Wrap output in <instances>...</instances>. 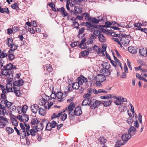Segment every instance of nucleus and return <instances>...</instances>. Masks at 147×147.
<instances>
[{
    "mask_svg": "<svg viewBox=\"0 0 147 147\" xmlns=\"http://www.w3.org/2000/svg\"><path fill=\"white\" fill-rule=\"evenodd\" d=\"M136 128L133 126H131L128 129V133H126L123 134L121 136V139L123 141L124 143L127 142L131 137L130 133L132 131H136Z\"/></svg>",
    "mask_w": 147,
    "mask_h": 147,
    "instance_id": "1",
    "label": "nucleus"
},
{
    "mask_svg": "<svg viewBox=\"0 0 147 147\" xmlns=\"http://www.w3.org/2000/svg\"><path fill=\"white\" fill-rule=\"evenodd\" d=\"M92 101V102L90 107V109H94L98 108L102 104V101L95 99H93Z\"/></svg>",
    "mask_w": 147,
    "mask_h": 147,
    "instance_id": "2",
    "label": "nucleus"
},
{
    "mask_svg": "<svg viewBox=\"0 0 147 147\" xmlns=\"http://www.w3.org/2000/svg\"><path fill=\"white\" fill-rule=\"evenodd\" d=\"M63 94V93L61 92H58L53 97H52V94L50 95V97L51 99H55L57 98L59 99L58 101L61 102L65 99L64 97H62Z\"/></svg>",
    "mask_w": 147,
    "mask_h": 147,
    "instance_id": "3",
    "label": "nucleus"
},
{
    "mask_svg": "<svg viewBox=\"0 0 147 147\" xmlns=\"http://www.w3.org/2000/svg\"><path fill=\"white\" fill-rule=\"evenodd\" d=\"M6 100H2L0 103V109H1V113H4V112H5L6 114H8V113L6 110L5 104H6Z\"/></svg>",
    "mask_w": 147,
    "mask_h": 147,
    "instance_id": "4",
    "label": "nucleus"
},
{
    "mask_svg": "<svg viewBox=\"0 0 147 147\" xmlns=\"http://www.w3.org/2000/svg\"><path fill=\"white\" fill-rule=\"evenodd\" d=\"M120 41L122 44L124 45L127 46L128 45L129 42V40L127 38L122 36H121Z\"/></svg>",
    "mask_w": 147,
    "mask_h": 147,
    "instance_id": "5",
    "label": "nucleus"
},
{
    "mask_svg": "<svg viewBox=\"0 0 147 147\" xmlns=\"http://www.w3.org/2000/svg\"><path fill=\"white\" fill-rule=\"evenodd\" d=\"M57 11H59L62 13L63 17H65L67 16L68 15V13L65 10V9L63 7H62L60 8H57Z\"/></svg>",
    "mask_w": 147,
    "mask_h": 147,
    "instance_id": "6",
    "label": "nucleus"
},
{
    "mask_svg": "<svg viewBox=\"0 0 147 147\" xmlns=\"http://www.w3.org/2000/svg\"><path fill=\"white\" fill-rule=\"evenodd\" d=\"M14 73V71L13 70H10L8 71L7 72H5L4 74V75L6 76V77L7 78V79H11L13 78V74Z\"/></svg>",
    "mask_w": 147,
    "mask_h": 147,
    "instance_id": "7",
    "label": "nucleus"
},
{
    "mask_svg": "<svg viewBox=\"0 0 147 147\" xmlns=\"http://www.w3.org/2000/svg\"><path fill=\"white\" fill-rule=\"evenodd\" d=\"M78 81L79 83L81 85H82L84 82H88V79L84 77L82 75H81L78 78Z\"/></svg>",
    "mask_w": 147,
    "mask_h": 147,
    "instance_id": "8",
    "label": "nucleus"
},
{
    "mask_svg": "<svg viewBox=\"0 0 147 147\" xmlns=\"http://www.w3.org/2000/svg\"><path fill=\"white\" fill-rule=\"evenodd\" d=\"M92 102V100L90 98H87L83 100L82 105L83 106L89 105L90 106Z\"/></svg>",
    "mask_w": 147,
    "mask_h": 147,
    "instance_id": "9",
    "label": "nucleus"
},
{
    "mask_svg": "<svg viewBox=\"0 0 147 147\" xmlns=\"http://www.w3.org/2000/svg\"><path fill=\"white\" fill-rule=\"evenodd\" d=\"M82 112L80 107H76L74 110V115L77 116H79L82 114Z\"/></svg>",
    "mask_w": 147,
    "mask_h": 147,
    "instance_id": "10",
    "label": "nucleus"
},
{
    "mask_svg": "<svg viewBox=\"0 0 147 147\" xmlns=\"http://www.w3.org/2000/svg\"><path fill=\"white\" fill-rule=\"evenodd\" d=\"M13 89L14 92L16 96L19 97L20 95V87L16 86V87H15L13 86Z\"/></svg>",
    "mask_w": 147,
    "mask_h": 147,
    "instance_id": "11",
    "label": "nucleus"
},
{
    "mask_svg": "<svg viewBox=\"0 0 147 147\" xmlns=\"http://www.w3.org/2000/svg\"><path fill=\"white\" fill-rule=\"evenodd\" d=\"M129 51L132 54H135L137 51L138 48L136 47H130L128 48Z\"/></svg>",
    "mask_w": 147,
    "mask_h": 147,
    "instance_id": "12",
    "label": "nucleus"
},
{
    "mask_svg": "<svg viewBox=\"0 0 147 147\" xmlns=\"http://www.w3.org/2000/svg\"><path fill=\"white\" fill-rule=\"evenodd\" d=\"M139 52L140 54L143 56L146 57L147 56V50L146 49L142 48L139 49Z\"/></svg>",
    "mask_w": 147,
    "mask_h": 147,
    "instance_id": "13",
    "label": "nucleus"
},
{
    "mask_svg": "<svg viewBox=\"0 0 147 147\" xmlns=\"http://www.w3.org/2000/svg\"><path fill=\"white\" fill-rule=\"evenodd\" d=\"M30 108H31V109L32 112L34 113H36L40 108L36 104L33 105Z\"/></svg>",
    "mask_w": 147,
    "mask_h": 147,
    "instance_id": "14",
    "label": "nucleus"
},
{
    "mask_svg": "<svg viewBox=\"0 0 147 147\" xmlns=\"http://www.w3.org/2000/svg\"><path fill=\"white\" fill-rule=\"evenodd\" d=\"M75 107V105L74 104L73 102H72L70 103L67 107L68 111H69L68 114H70L71 113Z\"/></svg>",
    "mask_w": 147,
    "mask_h": 147,
    "instance_id": "15",
    "label": "nucleus"
},
{
    "mask_svg": "<svg viewBox=\"0 0 147 147\" xmlns=\"http://www.w3.org/2000/svg\"><path fill=\"white\" fill-rule=\"evenodd\" d=\"M97 78L98 81L100 82H103L106 79L105 75L101 74H98Z\"/></svg>",
    "mask_w": 147,
    "mask_h": 147,
    "instance_id": "16",
    "label": "nucleus"
},
{
    "mask_svg": "<svg viewBox=\"0 0 147 147\" xmlns=\"http://www.w3.org/2000/svg\"><path fill=\"white\" fill-rule=\"evenodd\" d=\"M98 38L99 41L102 43L105 42L107 40L106 38L102 33L98 36Z\"/></svg>",
    "mask_w": 147,
    "mask_h": 147,
    "instance_id": "17",
    "label": "nucleus"
},
{
    "mask_svg": "<svg viewBox=\"0 0 147 147\" xmlns=\"http://www.w3.org/2000/svg\"><path fill=\"white\" fill-rule=\"evenodd\" d=\"M101 71L102 74H105V75L106 76H107L110 75L111 70H109V69H101Z\"/></svg>",
    "mask_w": 147,
    "mask_h": 147,
    "instance_id": "18",
    "label": "nucleus"
},
{
    "mask_svg": "<svg viewBox=\"0 0 147 147\" xmlns=\"http://www.w3.org/2000/svg\"><path fill=\"white\" fill-rule=\"evenodd\" d=\"M0 13H6L7 14L9 13L10 12L7 7L2 8L1 6H0Z\"/></svg>",
    "mask_w": 147,
    "mask_h": 147,
    "instance_id": "19",
    "label": "nucleus"
},
{
    "mask_svg": "<svg viewBox=\"0 0 147 147\" xmlns=\"http://www.w3.org/2000/svg\"><path fill=\"white\" fill-rule=\"evenodd\" d=\"M12 81H9V82L6 85V89L7 90V92H13V87L11 88L10 89V87L9 86L8 87V86L11 85V86L12 85V84L10 82H11Z\"/></svg>",
    "mask_w": 147,
    "mask_h": 147,
    "instance_id": "20",
    "label": "nucleus"
},
{
    "mask_svg": "<svg viewBox=\"0 0 147 147\" xmlns=\"http://www.w3.org/2000/svg\"><path fill=\"white\" fill-rule=\"evenodd\" d=\"M22 121L24 123L27 122L29 119L28 116L25 114H23L22 115Z\"/></svg>",
    "mask_w": 147,
    "mask_h": 147,
    "instance_id": "21",
    "label": "nucleus"
},
{
    "mask_svg": "<svg viewBox=\"0 0 147 147\" xmlns=\"http://www.w3.org/2000/svg\"><path fill=\"white\" fill-rule=\"evenodd\" d=\"M13 39L11 38H7L6 42V44L8 47H10L13 44Z\"/></svg>",
    "mask_w": 147,
    "mask_h": 147,
    "instance_id": "22",
    "label": "nucleus"
},
{
    "mask_svg": "<svg viewBox=\"0 0 147 147\" xmlns=\"http://www.w3.org/2000/svg\"><path fill=\"white\" fill-rule=\"evenodd\" d=\"M47 96L48 97V100H46L45 99L43 98L42 97V100H41V105H43L45 108H47V106L46 105V102H48L49 99V96Z\"/></svg>",
    "mask_w": 147,
    "mask_h": 147,
    "instance_id": "23",
    "label": "nucleus"
},
{
    "mask_svg": "<svg viewBox=\"0 0 147 147\" xmlns=\"http://www.w3.org/2000/svg\"><path fill=\"white\" fill-rule=\"evenodd\" d=\"M71 20L74 21V22H73L72 26H75L76 24L77 25V26H75L74 27V28H76L77 29L78 28L80 25L78 22H76V18H74V17H72L71 19Z\"/></svg>",
    "mask_w": 147,
    "mask_h": 147,
    "instance_id": "24",
    "label": "nucleus"
},
{
    "mask_svg": "<svg viewBox=\"0 0 147 147\" xmlns=\"http://www.w3.org/2000/svg\"><path fill=\"white\" fill-rule=\"evenodd\" d=\"M78 81L73 83L72 84V88L74 89H78L80 87V84Z\"/></svg>",
    "mask_w": 147,
    "mask_h": 147,
    "instance_id": "25",
    "label": "nucleus"
},
{
    "mask_svg": "<svg viewBox=\"0 0 147 147\" xmlns=\"http://www.w3.org/2000/svg\"><path fill=\"white\" fill-rule=\"evenodd\" d=\"M101 21L100 19H97L95 18L92 17L90 22L92 24H97Z\"/></svg>",
    "mask_w": 147,
    "mask_h": 147,
    "instance_id": "26",
    "label": "nucleus"
},
{
    "mask_svg": "<svg viewBox=\"0 0 147 147\" xmlns=\"http://www.w3.org/2000/svg\"><path fill=\"white\" fill-rule=\"evenodd\" d=\"M112 101L111 100H109L107 101H103L102 102V104L105 107H108L111 104Z\"/></svg>",
    "mask_w": 147,
    "mask_h": 147,
    "instance_id": "27",
    "label": "nucleus"
},
{
    "mask_svg": "<svg viewBox=\"0 0 147 147\" xmlns=\"http://www.w3.org/2000/svg\"><path fill=\"white\" fill-rule=\"evenodd\" d=\"M112 24V23L110 22L109 21H107L105 23V24L104 25H102V26L100 25L99 27H102V29L103 28L102 27H109Z\"/></svg>",
    "mask_w": 147,
    "mask_h": 147,
    "instance_id": "28",
    "label": "nucleus"
},
{
    "mask_svg": "<svg viewBox=\"0 0 147 147\" xmlns=\"http://www.w3.org/2000/svg\"><path fill=\"white\" fill-rule=\"evenodd\" d=\"M3 68L2 67L1 68V74H2L3 75H4V74L5 73V72H7L8 71V68L7 67V66L6 65L5 66H3Z\"/></svg>",
    "mask_w": 147,
    "mask_h": 147,
    "instance_id": "29",
    "label": "nucleus"
},
{
    "mask_svg": "<svg viewBox=\"0 0 147 147\" xmlns=\"http://www.w3.org/2000/svg\"><path fill=\"white\" fill-rule=\"evenodd\" d=\"M109 34H111L112 36L114 37H119V34H116L114 32V31L112 29L109 30Z\"/></svg>",
    "mask_w": 147,
    "mask_h": 147,
    "instance_id": "30",
    "label": "nucleus"
},
{
    "mask_svg": "<svg viewBox=\"0 0 147 147\" xmlns=\"http://www.w3.org/2000/svg\"><path fill=\"white\" fill-rule=\"evenodd\" d=\"M125 144L124 142H122L121 140H118L116 142L114 147H120L121 145H123Z\"/></svg>",
    "mask_w": 147,
    "mask_h": 147,
    "instance_id": "31",
    "label": "nucleus"
},
{
    "mask_svg": "<svg viewBox=\"0 0 147 147\" xmlns=\"http://www.w3.org/2000/svg\"><path fill=\"white\" fill-rule=\"evenodd\" d=\"M49 124V126L52 128H54L57 125V123L55 121H52L51 122H48Z\"/></svg>",
    "mask_w": 147,
    "mask_h": 147,
    "instance_id": "32",
    "label": "nucleus"
},
{
    "mask_svg": "<svg viewBox=\"0 0 147 147\" xmlns=\"http://www.w3.org/2000/svg\"><path fill=\"white\" fill-rule=\"evenodd\" d=\"M10 47V50H11V51H13L17 49L18 46V45L13 44Z\"/></svg>",
    "mask_w": 147,
    "mask_h": 147,
    "instance_id": "33",
    "label": "nucleus"
},
{
    "mask_svg": "<svg viewBox=\"0 0 147 147\" xmlns=\"http://www.w3.org/2000/svg\"><path fill=\"white\" fill-rule=\"evenodd\" d=\"M39 121L37 119V118H32L31 121V123L32 125H35L38 123Z\"/></svg>",
    "mask_w": 147,
    "mask_h": 147,
    "instance_id": "34",
    "label": "nucleus"
},
{
    "mask_svg": "<svg viewBox=\"0 0 147 147\" xmlns=\"http://www.w3.org/2000/svg\"><path fill=\"white\" fill-rule=\"evenodd\" d=\"M28 108V106L26 105H24L22 107V110L21 112L22 113H23L24 114H25L26 113V111Z\"/></svg>",
    "mask_w": 147,
    "mask_h": 147,
    "instance_id": "35",
    "label": "nucleus"
},
{
    "mask_svg": "<svg viewBox=\"0 0 147 147\" xmlns=\"http://www.w3.org/2000/svg\"><path fill=\"white\" fill-rule=\"evenodd\" d=\"M11 7L14 9H16V10L19 9V7L17 5L16 3H14L11 5Z\"/></svg>",
    "mask_w": 147,
    "mask_h": 147,
    "instance_id": "36",
    "label": "nucleus"
},
{
    "mask_svg": "<svg viewBox=\"0 0 147 147\" xmlns=\"http://www.w3.org/2000/svg\"><path fill=\"white\" fill-rule=\"evenodd\" d=\"M39 111V114L42 115H45V111L43 109L41 108H40Z\"/></svg>",
    "mask_w": 147,
    "mask_h": 147,
    "instance_id": "37",
    "label": "nucleus"
},
{
    "mask_svg": "<svg viewBox=\"0 0 147 147\" xmlns=\"http://www.w3.org/2000/svg\"><path fill=\"white\" fill-rule=\"evenodd\" d=\"M102 33V32L98 30H96L94 31L93 34L96 36H98Z\"/></svg>",
    "mask_w": 147,
    "mask_h": 147,
    "instance_id": "38",
    "label": "nucleus"
},
{
    "mask_svg": "<svg viewBox=\"0 0 147 147\" xmlns=\"http://www.w3.org/2000/svg\"><path fill=\"white\" fill-rule=\"evenodd\" d=\"M99 140L102 144H104L106 142L107 140L103 137H100L99 138Z\"/></svg>",
    "mask_w": 147,
    "mask_h": 147,
    "instance_id": "39",
    "label": "nucleus"
},
{
    "mask_svg": "<svg viewBox=\"0 0 147 147\" xmlns=\"http://www.w3.org/2000/svg\"><path fill=\"white\" fill-rule=\"evenodd\" d=\"M81 54L82 57H83L87 56L88 54V51H86L85 50L81 52Z\"/></svg>",
    "mask_w": 147,
    "mask_h": 147,
    "instance_id": "40",
    "label": "nucleus"
},
{
    "mask_svg": "<svg viewBox=\"0 0 147 147\" xmlns=\"http://www.w3.org/2000/svg\"><path fill=\"white\" fill-rule=\"evenodd\" d=\"M6 104H5V107H6L7 108L9 109L11 106H12V103L8 101L7 100H6Z\"/></svg>",
    "mask_w": 147,
    "mask_h": 147,
    "instance_id": "41",
    "label": "nucleus"
},
{
    "mask_svg": "<svg viewBox=\"0 0 147 147\" xmlns=\"http://www.w3.org/2000/svg\"><path fill=\"white\" fill-rule=\"evenodd\" d=\"M7 56L9 60L10 61L13 60L15 58V55L13 53L9 54Z\"/></svg>",
    "mask_w": 147,
    "mask_h": 147,
    "instance_id": "42",
    "label": "nucleus"
},
{
    "mask_svg": "<svg viewBox=\"0 0 147 147\" xmlns=\"http://www.w3.org/2000/svg\"><path fill=\"white\" fill-rule=\"evenodd\" d=\"M11 122L12 124L15 126H17L18 125V123L17 120L14 118H12L11 119Z\"/></svg>",
    "mask_w": 147,
    "mask_h": 147,
    "instance_id": "43",
    "label": "nucleus"
},
{
    "mask_svg": "<svg viewBox=\"0 0 147 147\" xmlns=\"http://www.w3.org/2000/svg\"><path fill=\"white\" fill-rule=\"evenodd\" d=\"M133 120L131 117H128L127 119V122L130 125H131V124L133 123Z\"/></svg>",
    "mask_w": 147,
    "mask_h": 147,
    "instance_id": "44",
    "label": "nucleus"
},
{
    "mask_svg": "<svg viewBox=\"0 0 147 147\" xmlns=\"http://www.w3.org/2000/svg\"><path fill=\"white\" fill-rule=\"evenodd\" d=\"M46 69L49 72H51L53 69L52 67L49 64H47L46 65Z\"/></svg>",
    "mask_w": 147,
    "mask_h": 147,
    "instance_id": "45",
    "label": "nucleus"
},
{
    "mask_svg": "<svg viewBox=\"0 0 147 147\" xmlns=\"http://www.w3.org/2000/svg\"><path fill=\"white\" fill-rule=\"evenodd\" d=\"M6 130L8 132V134H11L14 131V130L10 127H7Z\"/></svg>",
    "mask_w": 147,
    "mask_h": 147,
    "instance_id": "46",
    "label": "nucleus"
},
{
    "mask_svg": "<svg viewBox=\"0 0 147 147\" xmlns=\"http://www.w3.org/2000/svg\"><path fill=\"white\" fill-rule=\"evenodd\" d=\"M38 128V130H42L44 127L43 123L42 122L40 123V124H38L37 125Z\"/></svg>",
    "mask_w": 147,
    "mask_h": 147,
    "instance_id": "47",
    "label": "nucleus"
},
{
    "mask_svg": "<svg viewBox=\"0 0 147 147\" xmlns=\"http://www.w3.org/2000/svg\"><path fill=\"white\" fill-rule=\"evenodd\" d=\"M20 136L22 138H24L26 136V131L25 130H24L22 131V133H20Z\"/></svg>",
    "mask_w": 147,
    "mask_h": 147,
    "instance_id": "48",
    "label": "nucleus"
},
{
    "mask_svg": "<svg viewBox=\"0 0 147 147\" xmlns=\"http://www.w3.org/2000/svg\"><path fill=\"white\" fill-rule=\"evenodd\" d=\"M9 110L11 112L12 111H15L16 110V106L15 105H13L12 104V106L10 107Z\"/></svg>",
    "mask_w": 147,
    "mask_h": 147,
    "instance_id": "49",
    "label": "nucleus"
},
{
    "mask_svg": "<svg viewBox=\"0 0 147 147\" xmlns=\"http://www.w3.org/2000/svg\"><path fill=\"white\" fill-rule=\"evenodd\" d=\"M109 96H111V95H109V94H107V96H100V98L102 99H109Z\"/></svg>",
    "mask_w": 147,
    "mask_h": 147,
    "instance_id": "50",
    "label": "nucleus"
},
{
    "mask_svg": "<svg viewBox=\"0 0 147 147\" xmlns=\"http://www.w3.org/2000/svg\"><path fill=\"white\" fill-rule=\"evenodd\" d=\"M92 24L90 22H86L85 23V26H86L88 28H90L91 27Z\"/></svg>",
    "mask_w": 147,
    "mask_h": 147,
    "instance_id": "51",
    "label": "nucleus"
},
{
    "mask_svg": "<svg viewBox=\"0 0 147 147\" xmlns=\"http://www.w3.org/2000/svg\"><path fill=\"white\" fill-rule=\"evenodd\" d=\"M7 56V54L4 52V51H2V53L0 55V57H2L3 58Z\"/></svg>",
    "mask_w": 147,
    "mask_h": 147,
    "instance_id": "52",
    "label": "nucleus"
},
{
    "mask_svg": "<svg viewBox=\"0 0 147 147\" xmlns=\"http://www.w3.org/2000/svg\"><path fill=\"white\" fill-rule=\"evenodd\" d=\"M67 115L66 114L64 113L61 116V119L62 121H64L67 118Z\"/></svg>",
    "mask_w": 147,
    "mask_h": 147,
    "instance_id": "53",
    "label": "nucleus"
},
{
    "mask_svg": "<svg viewBox=\"0 0 147 147\" xmlns=\"http://www.w3.org/2000/svg\"><path fill=\"white\" fill-rule=\"evenodd\" d=\"M77 42L79 43V41H78L76 42H74L70 45V46L72 48L78 45Z\"/></svg>",
    "mask_w": 147,
    "mask_h": 147,
    "instance_id": "54",
    "label": "nucleus"
},
{
    "mask_svg": "<svg viewBox=\"0 0 147 147\" xmlns=\"http://www.w3.org/2000/svg\"><path fill=\"white\" fill-rule=\"evenodd\" d=\"M6 125L5 123L3 122L2 121H0V128H3Z\"/></svg>",
    "mask_w": 147,
    "mask_h": 147,
    "instance_id": "55",
    "label": "nucleus"
},
{
    "mask_svg": "<svg viewBox=\"0 0 147 147\" xmlns=\"http://www.w3.org/2000/svg\"><path fill=\"white\" fill-rule=\"evenodd\" d=\"M30 134L32 136H34L36 135V131H34L33 129H30Z\"/></svg>",
    "mask_w": 147,
    "mask_h": 147,
    "instance_id": "56",
    "label": "nucleus"
},
{
    "mask_svg": "<svg viewBox=\"0 0 147 147\" xmlns=\"http://www.w3.org/2000/svg\"><path fill=\"white\" fill-rule=\"evenodd\" d=\"M91 18L92 17L90 16V15L88 13L86 14L85 16V20H86L87 19L89 21H90L91 20Z\"/></svg>",
    "mask_w": 147,
    "mask_h": 147,
    "instance_id": "57",
    "label": "nucleus"
},
{
    "mask_svg": "<svg viewBox=\"0 0 147 147\" xmlns=\"http://www.w3.org/2000/svg\"><path fill=\"white\" fill-rule=\"evenodd\" d=\"M119 37H120L121 36H122L123 37H125L126 38H131V36L130 35H123L122 34H119Z\"/></svg>",
    "mask_w": 147,
    "mask_h": 147,
    "instance_id": "58",
    "label": "nucleus"
},
{
    "mask_svg": "<svg viewBox=\"0 0 147 147\" xmlns=\"http://www.w3.org/2000/svg\"><path fill=\"white\" fill-rule=\"evenodd\" d=\"M18 81L19 86H22L24 83V82L22 79L19 80Z\"/></svg>",
    "mask_w": 147,
    "mask_h": 147,
    "instance_id": "59",
    "label": "nucleus"
},
{
    "mask_svg": "<svg viewBox=\"0 0 147 147\" xmlns=\"http://www.w3.org/2000/svg\"><path fill=\"white\" fill-rule=\"evenodd\" d=\"M69 115V118L70 120H73L74 119V115H74V113L73 114H70Z\"/></svg>",
    "mask_w": 147,
    "mask_h": 147,
    "instance_id": "60",
    "label": "nucleus"
},
{
    "mask_svg": "<svg viewBox=\"0 0 147 147\" xmlns=\"http://www.w3.org/2000/svg\"><path fill=\"white\" fill-rule=\"evenodd\" d=\"M142 26V24L140 23H135L134 24V26L135 27H137L136 28H138Z\"/></svg>",
    "mask_w": 147,
    "mask_h": 147,
    "instance_id": "61",
    "label": "nucleus"
},
{
    "mask_svg": "<svg viewBox=\"0 0 147 147\" xmlns=\"http://www.w3.org/2000/svg\"><path fill=\"white\" fill-rule=\"evenodd\" d=\"M52 128L49 126V123H47L46 125V130L47 131H50L52 129Z\"/></svg>",
    "mask_w": 147,
    "mask_h": 147,
    "instance_id": "62",
    "label": "nucleus"
},
{
    "mask_svg": "<svg viewBox=\"0 0 147 147\" xmlns=\"http://www.w3.org/2000/svg\"><path fill=\"white\" fill-rule=\"evenodd\" d=\"M108 65V63L105 62H103L102 64H101V65L102 66L103 68L102 69H105L106 68V65Z\"/></svg>",
    "mask_w": 147,
    "mask_h": 147,
    "instance_id": "63",
    "label": "nucleus"
},
{
    "mask_svg": "<svg viewBox=\"0 0 147 147\" xmlns=\"http://www.w3.org/2000/svg\"><path fill=\"white\" fill-rule=\"evenodd\" d=\"M16 108L17 109V110L18 111V113L20 114H21L22 113L21 112V111H22V107H21V106H18Z\"/></svg>",
    "mask_w": 147,
    "mask_h": 147,
    "instance_id": "64",
    "label": "nucleus"
}]
</instances>
